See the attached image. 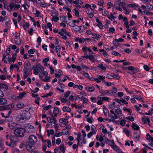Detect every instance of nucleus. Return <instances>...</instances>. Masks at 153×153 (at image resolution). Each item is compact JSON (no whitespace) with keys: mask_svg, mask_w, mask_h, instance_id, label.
<instances>
[{"mask_svg":"<svg viewBox=\"0 0 153 153\" xmlns=\"http://www.w3.org/2000/svg\"><path fill=\"white\" fill-rule=\"evenodd\" d=\"M77 141H78L77 146H81L83 144H85L86 143V137L81 136V133L80 132L77 134Z\"/></svg>","mask_w":153,"mask_h":153,"instance_id":"f257e3e1","label":"nucleus"},{"mask_svg":"<svg viewBox=\"0 0 153 153\" xmlns=\"http://www.w3.org/2000/svg\"><path fill=\"white\" fill-rule=\"evenodd\" d=\"M25 132V129L24 128L18 127L14 131V134L17 136L22 137L24 136Z\"/></svg>","mask_w":153,"mask_h":153,"instance_id":"f03ea898","label":"nucleus"},{"mask_svg":"<svg viewBox=\"0 0 153 153\" xmlns=\"http://www.w3.org/2000/svg\"><path fill=\"white\" fill-rule=\"evenodd\" d=\"M97 104L99 105H101L102 104L103 102L104 101L108 102L110 101V99L108 97H101L100 95H99L97 97Z\"/></svg>","mask_w":153,"mask_h":153,"instance_id":"7ed1b4c3","label":"nucleus"},{"mask_svg":"<svg viewBox=\"0 0 153 153\" xmlns=\"http://www.w3.org/2000/svg\"><path fill=\"white\" fill-rule=\"evenodd\" d=\"M17 136L12 135L10 136L9 139L10 140V142L8 145L12 147L15 146L16 145V142L17 141Z\"/></svg>","mask_w":153,"mask_h":153,"instance_id":"20e7f679","label":"nucleus"},{"mask_svg":"<svg viewBox=\"0 0 153 153\" xmlns=\"http://www.w3.org/2000/svg\"><path fill=\"white\" fill-rule=\"evenodd\" d=\"M36 67L33 66L32 68V70L34 71V74L35 75H37L39 74L38 71L43 69V67L39 63L36 62Z\"/></svg>","mask_w":153,"mask_h":153,"instance_id":"39448f33","label":"nucleus"},{"mask_svg":"<svg viewBox=\"0 0 153 153\" xmlns=\"http://www.w3.org/2000/svg\"><path fill=\"white\" fill-rule=\"evenodd\" d=\"M26 128L25 131L27 133L33 132L34 129V127L32 125L29 124H26L24 126Z\"/></svg>","mask_w":153,"mask_h":153,"instance_id":"423d86ee","label":"nucleus"},{"mask_svg":"<svg viewBox=\"0 0 153 153\" xmlns=\"http://www.w3.org/2000/svg\"><path fill=\"white\" fill-rule=\"evenodd\" d=\"M34 145L29 142H27L25 145L26 149L28 151H32L35 149L34 146H33Z\"/></svg>","mask_w":153,"mask_h":153,"instance_id":"0eeeda50","label":"nucleus"},{"mask_svg":"<svg viewBox=\"0 0 153 153\" xmlns=\"http://www.w3.org/2000/svg\"><path fill=\"white\" fill-rule=\"evenodd\" d=\"M29 142L33 144L37 141V138L36 137L33 135H31L28 137Z\"/></svg>","mask_w":153,"mask_h":153,"instance_id":"6e6552de","label":"nucleus"},{"mask_svg":"<svg viewBox=\"0 0 153 153\" xmlns=\"http://www.w3.org/2000/svg\"><path fill=\"white\" fill-rule=\"evenodd\" d=\"M21 114L25 120H28L30 117V113L27 111H24Z\"/></svg>","mask_w":153,"mask_h":153,"instance_id":"1a4fd4ad","label":"nucleus"},{"mask_svg":"<svg viewBox=\"0 0 153 153\" xmlns=\"http://www.w3.org/2000/svg\"><path fill=\"white\" fill-rule=\"evenodd\" d=\"M19 125L18 124L14 122L8 123V126L10 129H13L15 128H17V126Z\"/></svg>","mask_w":153,"mask_h":153,"instance_id":"9d476101","label":"nucleus"},{"mask_svg":"<svg viewBox=\"0 0 153 153\" xmlns=\"http://www.w3.org/2000/svg\"><path fill=\"white\" fill-rule=\"evenodd\" d=\"M105 76L102 75H97V78L96 79V81L97 83H99L101 82H104Z\"/></svg>","mask_w":153,"mask_h":153,"instance_id":"9b49d317","label":"nucleus"},{"mask_svg":"<svg viewBox=\"0 0 153 153\" xmlns=\"http://www.w3.org/2000/svg\"><path fill=\"white\" fill-rule=\"evenodd\" d=\"M139 12L141 13L142 14H146L148 16H152L153 15V13L147 11V10H145L143 11H142L140 8L138 9Z\"/></svg>","mask_w":153,"mask_h":153,"instance_id":"f8f14e48","label":"nucleus"},{"mask_svg":"<svg viewBox=\"0 0 153 153\" xmlns=\"http://www.w3.org/2000/svg\"><path fill=\"white\" fill-rule=\"evenodd\" d=\"M16 119L17 121L22 123H24L26 121L25 118L23 117L22 114L18 115L16 117Z\"/></svg>","mask_w":153,"mask_h":153,"instance_id":"ddd939ff","label":"nucleus"},{"mask_svg":"<svg viewBox=\"0 0 153 153\" xmlns=\"http://www.w3.org/2000/svg\"><path fill=\"white\" fill-rule=\"evenodd\" d=\"M102 96H110V90H101L99 91Z\"/></svg>","mask_w":153,"mask_h":153,"instance_id":"4468645a","label":"nucleus"},{"mask_svg":"<svg viewBox=\"0 0 153 153\" xmlns=\"http://www.w3.org/2000/svg\"><path fill=\"white\" fill-rule=\"evenodd\" d=\"M82 68L83 69L85 70H88L89 69L88 67L83 64H82L80 66H77V70L80 71L81 70Z\"/></svg>","mask_w":153,"mask_h":153,"instance_id":"2eb2a0df","label":"nucleus"},{"mask_svg":"<svg viewBox=\"0 0 153 153\" xmlns=\"http://www.w3.org/2000/svg\"><path fill=\"white\" fill-rule=\"evenodd\" d=\"M116 4L119 6H121L123 8L125 7L126 4L124 2V0H119L117 1Z\"/></svg>","mask_w":153,"mask_h":153,"instance_id":"dca6fc26","label":"nucleus"},{"mask_svg":"<svg viewBox=\"0 0 153 153\" xmlns=\"http://www.w3.org/2000/svg\"><path fill=\"white\" fill-rule=\"evenodd\" d=\"M141 120L143 123L145 124H148L149 125L150 120L148 117L145 116L142 117Z\"/></svg>","mask_w":153,"mask_h":153,"instance_id":"f3484780","label":"nucleus"},{"mask_svg":"<svg viewBox=\"0 0 153 153\" xmlns=\"http://www.w3.org/2000/svg\"><path fill=\"white\" fill-rule=\"evenodd\" d=\"M118 91V89L115 88H112L111 90H110V96H114Z\"/></svg>","mask_w":153,"mask_h":153,"instance_id":"a211bd4d","label":"nucleus"},{"mask_svg":"<svg viewBox=\"0 0 153 153\" xmlns=\"http://www.w3.org/2000/svg\"><path fill=\"white\" fill-rule=\"evenodd\" d=\"M83 2L81 0H77V9L84 8Z\"/></svg>","mask_w":153,"mask_h":153,"instance_id":"6ab92c4d","label":"nucleus"},{"mask_svg":"<svg viewBox=\"0 0 153 153\" xmlns=\"http://www.w3.org/2000/svg\"><path fill=\"white\" fill-rule=\"evenodd\" d=\"M120 119H125L126 120V121H128L129 120L131 122H133L134 120V118L132 116L131 117H125L123 116V117H122L121 118H120Z\"/></svg>","mask_w":153,"mask_h":153,"instance_id":"aec40b11","label":"nucleus"},{"mask_svg":"<svg viewBox=\"0 0 153 153\" xmlns=\"http://www.w3.org/2000/svg\"><path fill=\"white\" fill-rule=\"evenodd\" d=\"M103 114L105 117H107V116H109V111L107 108H106L105 106H103Z\"/></svg>","mask_w":153,"mask_h":153,"instance_id":"412c9836","label":"nucleus"},{"mask_svg":"<svg viewBox=\"0 0 153 153\" xmlns=\"http://www.w3.org/2000/svg\"><path fill=\"white\" fill-rule=\"evenodd\" d=\"M85 89L88 91L92 92L94 91L95 88L93 86H87L85 87Z\"/></svg>","mask_w":153,"mask_h":153,"instance_id":"4be33fe9","label":"nucleus"},{"mask_svg":"<svg viewBox=\"0 0 153 153\" xmlns=\"http://www.w3.org/2000/svg\"><path fill=\"white\" fill-rule=\"evenodd\" d=\"M115 113L118 114L120 115L119 116V118H121L122 117H123L124 116L122 114V111L121 110L119 109H116L115 110Z\"/></svg>","mask_w":153,"mask_h":153,"instance_id":"5701e85b","label":"nucleus"},{"mask_svg":"<svg viewBox=\"0 0 153 153\" xmlns=\"http://www.w3.org/2000/svg\"><path fill=\"white\" fill-rule=\"evenodd\" d=\"M111 148L113 149V150L119 153H120L121 151L119 147L117 146L115 144L113 145Z\"/></svg>","mask_w":153,"mask_h":153,"instance_id":"b1692460","label":"nucleus"},{"mask_svg":"<svg viewBox=\"0 0 153 153\" xmlns=\"http://www.w3.org/2000/svg\"><path fill=\"white\" fill-rule=\"evenodd\" d=\"M125 144L126 146H130V144L131 146H133L134 145L133 142L132 140H127L125 141Z\"/></svg>","mask_w":153,"mask_h":153,"instance_id":"393cba45","label":"nucleus"},{"mask_svg":"<svg viewBox=\"0 0 153 153\" xmlns=\"http://www.w3.org/2000/svg\"><path fill=\"white\" fill-rule=\"evenodd\" d=\"M25 70L27 69V70L25 72V74L23 76L24 79L26 78L28 76L29 74L30 71H31L30 70H29L28 68H25Z\"/></svg>","mask_w":153,"mask_h":153,"instance_id":"a878e982","label":"nucleus"},{"mask_svg":"<svg viewBox=\"0 0 153 153\" xmlns=\"http://www.w3.org/2000/svg\"><path fill=\"white\" fill-rule=\"evenodd\" d=\"M146 8L148 9L147 11H149L150 12L153 13L152 12L153 11V6L150 5V4H147L146 5Z\"/></svg>","mask_w":153,"mask_h":153,"instance_id":"bb28decb","label":"nucleus"},{"mask_svg":"<svg viewBox=\"0 0 153 153\" xmlns=\"http://www.w3.org/2000/svg\"><path fill=\"white\" fill-rule=\"evenodd\" d=\"M132 127L134 130H139L140 128L139 126L135 123H133L132 125Z\"/></svg>","mask_w":153,"mask_h":153,"instance_id":"cd10ccee","label":"nucleus"},{"mask_svg":"<svg viewBox=\"0 0 153 153\" xmlns=\"http://www.w3.org/2000/svg\"><path fill=\"white\" fill-rule=\"evenodd\" d=\"M0 89H4V91H7L8 87L7 85L2 83H0Z\"/></svg>","mask_w":153,"mask_h":153,"instance_id":"c85d7f7f","label":"nucleus"},{"mask_svg":"<svg viewBox=\"0 0 153 153\" xmlns=\"http://www.w3.org/2000/svg\"><path fill=\"white\" fill-rule=\"evenodd\" d=\"M96 22L97 23V26L100 29H102L103 28V26L102 23L100 22L99 19H96Z\"/></svg>","mask_w":153,"mask_h":153,"instance_id":"c756f323","label":"nucleus"},{"mask_svg":"<svg viewBox=\"0 0 153 153\" xmlns=\"http://www.w3.org/2000/svg\"><path fill=\"white\" fill-rule=\"evenodd\" d=\"M115 102H113L111 104L108 105V106L109 108L111 110H114L115 108Z\"/></svg>","mask_w":153,"mask_h":153,"instance_id":"7c9ffc66","label":"nucleus"},{"mask_svg":"<svg viewBox=\"0 0 153 153\" xmlns=\"http://www.w3.org/2000/svg\"><path fill=\"white\" fill-rule=\"evenodd\" d=\"M133 97H134V98H135V99L139 101L142 102H144L143 100L142 97L140 96L137 95H134L133 96Z\"/></svg>","mask_w":153,"mask_h":153,"instance_id":"2f4dec72","label":"nucleus"},{"mask_svg":"<svg viewBox=\"0 0 153 153\" xmlns=\"http://www.w3.org/2000/svg\"><path fill=\"white\" fill-rule=\"evenodd\" d=\"M59 113V111L58 108L56 107H55L54 108L53 113L54 114V117H56L57 115Z\"/></svg>","mask_w":153,"mask_h":153,"instance_id":"473e14b6","label":"nucleus"},{"mask_svg":"<svg viewBox=\"0 0 153 153\" xmlns=\"http://www.w3.org/2000/svg\"><path fill=\"white\" fill-rule=\"evenodd\" d=\"M7 103L6 100L4 98H0V105H4Z\"/></svg>","mask_w":153,"mask_h":153,"instance_id":"72a5a7b5","label":"nucleus"},{"mask_svg":"<svg viewBox=\"0 0 153 153\" xmlns=\"http://www.w3.org/2000/svg\"><path fill=\"white\" fill-rule=\"evenodd\" d=\"M60 49V46L59 45L56 46V52L57 53L58 56L59 57H60L61 56L59 54V50Z\"/></svg>","mask_w":153,"mask_h":153,"instance_id":"f704fd0d","label":"nucleus"},{"mask_svg":"<svg viewBox=\"0 0 153 153\" xmlns=\"http://www.w3.org/2000/svg\"><path fill=\"white\" fill-rule=\"evenodd\" d=\"M53 120H54V122L53 123L54 124V126L56 129V131L57 132V129L59 128V126L57 124H56L57 121L56 119L55 118H54Z\"/></svg>","mask_w":153,"mask_h":153,"instance_id":"c9c22d12","label":"nucleus"},{"mask_svg":"<svg viewBox=\"0 0 153 153\" xmlns=\"http://www.w3.org/2000/svg\"><path fill=\"white\" fill-rule=\"evenodd\" d=\"M97 67L98 68H100L101 70L105 71L106 70V68L103 66L102 63L99 64L98 65Z\"/></svg>","mask_w":153,"mask_h":153,"instance_id":"e433bc0d","label":"nucleus"},{"mask_svg":"<svg viewBox=\"0 0 153 153\" xmlns=\"http://www.w3.org/2000/svg\"><path fill=\"white\" fill-rule=\"evenodd\" d=\"M91 130H92L91 132L93 133V134L95 135L96 133L97 130L95 126L93 125L91 126Z\"/></svg>","mask_w":153,"mask_h":153,"instance_id":"4c0bfd02","label":"nucleus"},{"mask_svg":"<svg viewBox=\"0 0 153 153\" xmlns=\"http://www.w3.org/2000/svg\"><path fill=\"white\" fill-rule=\"evenodd\" d=\"M89 123H92L94 121V120L92 117H91L89 118H87L86 120Z\"/></svg>","mask_w":153,"mask_h":153,"instance_id":"58836bf2","label":"nucleus"},{"mask_svg":"<svg viewBox=\"0 0 153 153\" xmlns=\"http://www.w3.org/2000/svg\"><path fill=\"white\" fill-rule=\"evenodd\" d=\"M62 110L63 111L69 112L71 111V109L68 107L64 106L62 108Z\"/></svg>","mask_w":153,"mask_h":153,"instance_id":"ea45409f","label":"nucleus"},{"mask_svg":"<svg viewBox=\"0 0 153 153\" xmlns=\"http://www.w3.org/2000/svg\"><path fill=\"white\" fill-rule=\"evenodd\" d=\"M108 18L111 21H113L114 19L116 17L114 16L112 13H111L108 16Z\"/></svg>","mask_w":153,"mask_h":153,"instance_id":"a19ab883","label":"nucleus"},{"mask_svg":"<svg viewBox=\"0 0 153 153\" xmlns=\"http://www.w3.org/2000/svg\"><path fill=\"white\" fill-rule=\"evenodd\" d=\"M17 107L19 109H22L24 107V104L20 103H18L16 105Z\"/></svg>","mask_w":153,"mask_h":153,"instance_id":"79ce46f5","label":"nucleus"},{"mask_svg":"<svg viewBox=\"0 0 153 153\" xmlns=\"http://www.w3.org/2000/svg\"><path fill=\"white\" fill-rule=\"evenodd\" d=\"M82 49L83 51L84 52H86L87 50H88L89 52H91L92 51V50L90 48H87L85 46L83 47L82 48Z\"/></svg>","mask_w":153,"mask_h":153,"instance_id":"37998d69","label":"nucleus"},{"mask_svg":"<svg viewBox=\"0 0 153 153\" xmlns=\"http://www.w3.org/2000/svg\"><path fill=\"white\" fill-rule=\"evenodd\" d=\"M77 16L78 17V20L77 21V23L82 22L83 18L82 16H79V12L77 11Z\"/></svg>","mask_w":153,"mask_h":153,"instance_id":"c03bdc74","label":"nucleus"},{"mask_svg":"<svg viewBox=\"0 0 153 153\" xmlns=\"http://www.w3.org/2000/svg\"><path fill=\"white\" fill-rule=\"evenodd\" d=\"M26 94V93L24 92H22L20 94L19 96H17V97L19 98V99H22Z\"/></svg>","mask_w":153,"mask_h":153,"instance_id":"a18cd8bd","label":"nucleus"},{"mask_svg":"<svg viewBox=\"0 0 153 153\" xmlns=\"http://www.w3.org/2000/svg\"><path fill=\"white\" fill-rule=\"evenodd\" d=\"M111 54L112 55H114L116 56H117L120 57L121 56L120 54L115 51H113L112 52Z\"/></svg>","mask_w":153,"mask_h":153,"instance_id":"49530a36","label":"nucleus"},{"mask_svg":"<svg viewBox=\"0 0 153 153\" xmlns=\"http://www.w3.org/2000/svg\"><path fill=\"white\" fill-rule=\"evenodd\" d=\"M102 15L104 16H108V12L106 10H102Z\"/></svg>","mask_w":153,"mask_h":153,"instance_id":"de8ad7c7","label":"nucleus"},{"mask_svg":"<svg viewBox=\"0 0 153 153\" xmlns=\"http://www.w3.org/2000/svg\"><path fill=\"white\" fill-rule=\"evenodd\" d=\"M85 41V39L83 38H77V42H78L80 43L84 42Z\"/></svg>","mask_w":153,"mask_h":153,"instance_id":"09e8293b","label":"nucleus"},{"mask_svg":"<svg viewBox=\"0 0 153 153\" xmlns=\"http://www.w3.org/2000/svg\"><path fill=\"white\" fill-rule=\"evenodd\" d=\"M68 118V117H66L65 118H61L59 120V122L60 123H63V122H66Z\"/></svg>","mask_w":153,"mask_h":153,"instance_id":"8fccbe9b","label":"nucleus"},{"mask_svg":"<svg viewBox=\"0 0 153 153\" xmlns=\"http://www.w3.org/2000/svg\"><path fill=\"white\" fill-rule=\"evenodd\" d=\"M123 132L125 133L126 135L128 136L129 134V131L126 128H124L123 130Z\"/></svg>","mask_w":153,"mask_h":153,"instance_id":"3c124183","label":"nucleus"},{"mask_svg":"<svg viewBox=\"0 0 153 153\" xmlns=\"http://www.w3.org/2000/svg\"><path fill=\"white\" fill-rule=\"evenodd\" d=\"M90 100L91 101L94 103L97 102V98L94 97H90Z\"/></svg>","mask_w":153,"mask_h":153,"instance_id":"603ef678","label":"nucleus"},{"mask_svg":"<svg viewBox=\"0 0 153 153\" xmlns=\"http://www.w3.org/2000/svg\"><path fill=\"white\" fill-rule=\"evenodd\" d=\"M53 94V92H50L49 93L46 94L45 95L41 96V97L43 98L48 97V96H51Z\"/></svg>","mask_w":153,"mask_h":153,"instance_id":"864d4df0","label":"nucleus"},{"mask_svg":"<svg viewBox=\"0 0 153 153\" xmlns=\"http://www.w3.org/2000/svg\"><path fill=\"white\" fill-rule=\"evenodd\" d=\"M6 110H9L13 108L14 106L11 105H5Z\"/></svg>","mask_w":153,"mask_h":153,"instance_id":"5fc2aeb1","label":"nucleus"},{"mask_svg":"<svg viewBox=\"0 0 153 153\" xmlns=\"http://www.w3.org/2000/svg\"><path fill=\"white\" fill-rule=\"evenodd\" d=\"M59 147L60 148V150L61 151L63 152V153H64L65 152V149L64 147V145L62 144L60 145Z\"/></svg>","mask_w":153,"mask_h":153,"instance_id":"6e6d98bb","label":"nucleus"},{"mask_svg":"<svg viewBox=\"0 0 153 153\" xmlns=\"http://www.w3.org/2000/svg\"><path fill=\"white\" fill-rule=\"evenodd\" d=\"M115 144L114 140H110L109 142L107 144L110 145L111 147Z\"/></svg>","mask_w":153,"mask_h":153,"instance_id":"4d7b16f0","label":"nucleus"},{"mask_svg":"<svg viewBox=\"0 0 153 153\" xmlns=\"http://www.w3.org/2000/svg\"><path fill=\"white\" fill-rule=\"evenodd\" d=\"M115 32V29L113 27H110L109 29V32L111 33H113Z\"/></svg>","mask_w":153,"mask_h":153,"instance_id":"13d9d810","label":"nucleus"},{"mask_svg":"<svg viewBox=\"0 0 153 153\" xmlns=\"http://www.w3.org/2000/svg\"><path fill=\"white\" fill-rule=\"evenodd\" d=\"M82 100L83 103L86 105L88 104V99L84 97Z\"/></svg>","mask_w":153,"mask_h":153,"instance_id":"bf43d9fd","label":"nucleus"},{"mask_svg":"<svg viewBox=\"0 0 153 153\" xmlns=\"http://www.w3.org/2000/svg\"><path fill=\"white\" fill-rule=\"evenodd\" d=\"M123 10L125 11L124 12L125 14H128L130 13V11L125 7L123 8Z\"/></svg>","mask_w":153,"mask_h":153,"instance_id":"052dcab7","label":"nucleus"},{"mask_svg":"<svg viewBox=\"0 0 153 153\" xmlns=\"http://www.w3.org/2000/svg\"><path fill=\"white\" fill-rule=\"evenodd\" d=\"M126 120H121L120 121V124L122 126H123L125 125L126 124Z\"/></svg>","mask_w":153,"mask_h":153,"instance_id":"680f3d73","label":"nucleus"},{"mask_svg":"<svg viewBox=\"0 0 153 153\" xmlns=\"http://www.w3.org/2000/svg\"><path fill=\"white\" fill-rule=\"evenodd\" d=\"M124 39L121 38H120L119 39H115L114 41L116 42H119L123 41Z\"/></svg>","mask_w":153,"mask_h":153,"instance_id":"e2e57ef3","label":"nucleus"},{"mask_svg":"<svg viewBox=\"0 0 153 153\" xmlns=\"http://www.w3.org/2000/svg\"><path fill=\"white\" fill-rule=\"evenodd\" d=\"M50 4H47V3H45L44 4H41L40 6L41 7H46L47 6H49Z\"/></svg>","mask_w":153,"mask_h":153,"instance_id":"0e129e2a","label":"nucleus"},{"mask_svg":"<svg viewBox=\"0 0 153 153\" xmlns=\"http://www.w3.org/2000/svg\"><path fill=\"white\" fill-rule=\"evenodd\" d=\"M94 56L93 55H90L89 59L91 61H93V62H94Z\"/></svg>","mask_w":153,"mask_h":153,"instance_id":"69168bd1","label":"nucleus"},{"mask_svg":"<svg viewBox=\"0 0 153 153\" xmlns=\"http://www.w3.org/2000/svg\"><path fill=\"white\" fill-rule=\"evenodd\" d=\"M53 119L54 118L52 119L51 117H49L47 118L48 121L51 123H52L54 122V120H53Z\"/></svg>","mask_w":153,"mask_h":153,"instance_id":"338daca9","label":"nucleus"},{"mask_svg":"<svg viewBox=\"0 0 153 153\" xmlns=\"http://www.w3.org/2000/svg\"><path fill=\"white\" fill-rule=\"evenodd\" d=\"M15 42L16 45H19L21 43V41H18L17 38L16 37L15 39Z\"/></svg>","mask_w":153,"mask_h":153,"instance_id":"774afa93","label":"nucleus"}]
</instances>
